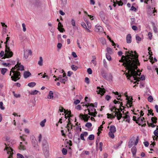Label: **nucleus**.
Listing matches in <instances>:
<instances>
[{"mask_svg": "<svg viewBox=\"0 0 158 158\" xmlns=\"http://www.w3.org/2000/svg\"><path fill=\"white\" fill-rule=\"evenodd\" d=\"M138 57V55L135 51L129 50L125 52V56L123 55L119 60V62L123 63V65L128 70V73H125L128 79L132 75H138L135 70L138 68L137 66L140 65Z\"/></svg>", "mask_w": 158, "mask_h": 158, "instance_id": "obj_1", "label": "nucleus"}, {"mask_svg": "<svg viewBox=\"0 0 158 158\" xmlns=\"http://www.w3.org/2000/svg\"><path fill=\"white\" fill-rule=\"evenodd\" d=\"M15 70V68H12L10 72V76H11V78L12 81H16L20 78L21 76L19 72Z\"/></svg>", "mask_w": 158, "mask_h": 158, "instance_id": "obj_2", "label": "nucleus"}, {"mask_svg": "<svg viewBox=\"0 0 158 158\" xmlns=\"http://www.w3.org/2000/svg\"><path fill=\"white\" fill-rule=\"evenodd\" d=\"M114 113H115L114 115H113V114L107 113V118H108L112 119L114 118L116 116L117 119L118 120H119L122 117V114L121 113L120 111H119V109L117 111L114 112Z\"/></svg>", "mask_w": 158, "mask_h": 158, "instance_id": "obj_3", "label": "nucleus"}, {"mask_svg": "<svg viewBox=\"0 0 158 158\" xmlns=\"http://www.w3.org/2000/svg\"><path fill=\"white\" fill-rule=\"evenodd\" d=\"M139 137L137 136L136 139H135V137H132L129 140L128 142V147L129 148H131L134 145H136L138 143Z\"/></svg>", "mask_w": 158, "mask_h": 158, "instance_id": "obj_4", "label": "nucleus"}, {"mask_svg": "<svg viewBox=\"0 0 158 158\" xmlns=\"http://www.w3.org/2000/svg\"><path fill=\"white\" fill-rule=\"evenodd\" d=\"M5 56L2 59L9 58L12 57L13 55V53L11 51L10 47H7V46L5 48Z\"/></svg>", "mask_w": 158, "mask_h": 158, "instance_id": "obj_5", "label": "nucleus"}, {"mask_svg": "<svg viewBox=\"0 0 158 158\" xmlns=\"http://www.w3.org/2000/svg\"><path fill=\"white\" fill-rule=\"evenodd\" d=\"M5 145H6V146L4 150H6L7 152V153L9 155L8 158H12V155L13 154V149L10 146H8L6 143H5Z\"/></svg>", "mask_w": 158, "mask_h": 158, "instance_id": "obj_6", "label": "nucleus"}, {"mask_svg": "<svg viewBox=\"0 0 158 158\" xmlns=\"http://www.w3.org/2000/svg\"><path fill=\"white\" fill-rule=\"evenodd\" d=\"M137 72L136 71V72L137 73L138 75L135 76L132 75L130 78L132 76H133V78H134V80H136L137 81H139V79L141 80H144L145 79V77L144 75H141L140 77H137V76H139L141 74V73H139V74H138V73L139 72V70H137ZM129 79L130 80V78H129Z\"/></svg>", "mask_w": 158, "mask_h": 158, "instance_id": "obj_7", "label": "nucleus"}, {"mask_svg": "<svg viewBox=\"0 0 158 158\" xmlns=\"http://www.w3.org/2000/svg\"><path fill=\"white\" fill-rule=\"evenodd\" d=\"M87 108L89 107V108L87 109L88 111L89 112H93L94 111L96 110V109L94 108L95 106L93 103H88V104H85V105Z\"/></svg>", "mask_w": 158, "mask_h": 158, "instance_id": "obj_8", "label": "nucleus"}, {"mask_svg": "<svg viewBox=\"0 0 158 158\" xmlns=\"http://www.w3.org/2000/svg\"><path fill=\"white\" fill-rule=\"evenodd\" d=\"M13 68H15V69H16L18 71V70L23 71L24 70V66L21 64V63H19L18 62Z\"/></svg>", "mask_w": 158, "mask_h": 158, "instance_id": "obj_9", "label": "nucleus"}, {"mask_svg": "<svg viewBox=\"0 0 158 158\" xmlns=\"http://www.w3.org/2000/svg\"><path fill=\"white\" fill-rule=\"evenodd\" d=\"M79 117L81 119L83 120L85 122H88L89 119L90 118V116H88L87 114H80Z\"/></svg>", "mask_w": 158, "mask_h": 158, "instance_id": "obj_10", "label": "nucleus"}, {"mask_svg": "<svg viewBox=\"0 0 158 158\" xmlns=\"http://www.w3.org/2000/svg\"><path fill=\"white\" fill-rule=\"evenodd\" d=\"M126 97H127L126 99L127 100V106L128 107L127 105H129V107H131L132 105V100H133L132 98L131 97L130 99V97H128L127 95L126 96Z\"/></svg>", "mask_w": 158, "mask_h": 158, "instance_id": "obj_11", "label": "nucleus"}, {"mask_svg": "<svg viewBox=\"0 0 158 158\" xmlns=\"http://www.w3.org/2000/svg\"><path fill=\"white\" fill-rule=\"evenodd\" d=\"M97 89H99L98 91H97V92L98 91L97 93L98 94H100L102 95H103L106 92L105 90L103 88H102L99 86H98L97 87Z\"/></svg>", "mask_w": 158, "mask_h": 158, "instance_id": "obj_12", "label": "nucleus"}, {"mask_svg": "<svg viewBox=\"0 0 158 158\" xmlns=\"http://www.w3.org/2000/svg\"><path fill=\"white\" fill-rule=\"evenodd\" d=\"M63 27V25L60 22H59L58 24V29L60 32H63L64 31V28H62Z\"/></svg>", "mask_w": 158, "mask_h": 158, "instance_id": "obj_13", "label": "nucleus"}, {"mask_svg": "<svg viewBox=\"0 0 158 158\" xmlns=\"http://www.w3.org/2000/svg\"><path fill=\"white\" fill-rule=\"evenodd\" d=\"M102 27L100 25H97L95 26V30L97 32H102Z\"/></svg>", "mask_w": 158, "mask_h": 158, "instance_id": "obj_14", "label": "nucleus"}, {"mask_svg": "<svg viewBox=\"0 0 158 158\" xmlns=\"http://www.w3.org/2000/svg\"><path fill=\"white\" fill-rule=\"evenodd\" d=\"M64 113L68 114L67 116H66V115H65V117L66 118H67V117H73V115H71V111H69L67 110H66L65 109H64Z\"/></svg>", "mask_w": 158, "mask_h": 158, "instance_id": "obj_15", "label": "nucleus"}, {"mask_svg": "<svg viewBox=\"0 0 158 158\" xmlns=\"http://www.w3.org/2000/svg\"><path fill=\"white\" fill-rule=\"evenodd\" d=\"M127 42L129 44L131 42V36L130 34H128L126 37Z\"/></svg>", "mask_w": 158, "mask_h": 158, "instance_id": "obj_16", "label": "nucleus"}, {"mask_svg": "<svg viewBox=\"0 0 158 158\" xmlns=\"http://www.w3.org/2000/svg\"><path fill=\"white\" fill-rule=\"evenodd\" d=\"M88 135V132H85L82 133H81L80 135V138L81 140H85L84 137H86Z\"/></svg>", "mask_w": 158, "mask_h": 158, "instance_id": "obj_17", "label": "nucleus"}, {"mask_svg": "<svg viewBox=\"0 0 158 158\" xmlns=\"http://www.w3.org/2000/svg\"><path fill=\"white\" fill-rule=\"evenodd\" d=\"M144 117H140V121L139 122V123H138L139 125H143L144 124L145 125V121H144Z\"/></svg>", "mask_w": 158, "mask_h": 158, "instance_id": "obj_18", "label": "nucleus"}, {"mask_svg": "<svg viewBox=\"0 0 158 158\" xmlns=\"http://www.w3.org/2000/svg\"><path fill=\"white\" fill-rule=\"evenodd\" d=\"M31 73L28 71L24 72L23 76L24 78H27L31 75Z\"/></svg>", "mask_w": 158, "mask_h": 158, "instance_id": "obj_19", "label": "nucleus"}, {"mask_svg": "<svg viewBox=\"0 0 158 158\" xmlns=\"http://www.w3.org/2000/svg\"><path fill=\"white\" fill-rule=\"evenodd\" d=\"M73 127H75V126H73V125H67L66 127V128H67L68 131L69 132V134H70L71 130L73 129Z\"/></svg>", "mask_w": 158, "mask_h": 158, "instance_id": "obj_20", "label": "nucleus"}, {"mask_svg": "<svg viewBox=\"0 0 158 158\" xmlns=\"http://www.w3.org/2000/svg\"><path fill=\"white\" fill-rule=\"evenodd\" d=\"M123 121H125V119H126V122L129 123L130 121V117L129 115L125 114L124 116L123 117Z\"/></svg>", "mask_w": 158, "mask_h": 158, "instance_id": "obj_21", "label": "nucleus"}, {"mask_svg": "<svg viewBox=\"0 0 158 158\" xmlns=\"http://www.w3.org/2000/svg\"><path fill=\"white\" fill-rule=\"evenodd\" d=\"M116 131V128L114 125H111L110 127V132L115 133Z\"/></svg>", "mask_w": 158, "mask_h": 158, "instance_id": "obj_22", "label": "nucleus"}, {"mask_svg": "<svg viewBox=\"0 0 158 158\" xmlns=\"http://www.w3.org/2000/svg\"><path fill=\"white\" fill-rule=\"evenodd\" d=\"M137 149L136 147L135 146L132 147L131 149V152L132 153L133 156L135 155Z\"/></svg>", "mask_w": 158, "mask_h": 158, "instance_id": "obj_23", "label": "nucleus"}, {"mask_svg": "<svg viewBox=\"0 0 158 158\" xmlns=\"http://www.w3.org/2000/svg\"><path fill=\"white\" fill-rule=\"evenodd\" d=\"M19 148L20 150H25L26 148L25 146L23 144L22 142H20Z\"/></svg>", "mask_w": 158, "mask_h": 158, "instance_id": "obj_24", "label": "nucleus"}, {"mask_svg": "<svg viewBox=\"0 0 158 158\" xmlns=\"http://www.w3.org/2000/svg\"><path fill=\"white\" fill-rule=\"evenodd\" d=\"M133 120L135 121L136 123H139V122L140 121V117H138L137 119H136V117L135 116H133Z\"/></svg>", "mask_w": 158, "mask_h": 158, "instance_id": "obj_25", "label": "nucleus"}, {"mask_svg": "<svg viewBox=\"0 0 158 158\" xmlns=\"http://www.w3.org/2000/svg\"><path fill=\"white\" fill-rule=\"evenodd\" d=\"M117 3H115L114 2V4H113V6L114 7H115L117 4H118V6H122L123 4V3L121 1H116Z\"/></svg>", "mask_w": 158, "mask_h": 158, "instance_id": "obj_26", "label": "nucleus"}, {"mask_svg": "<svg viewBox=\"0 0 158 158\" xmlns=\"http://www.w3.org/2000/svg\"><path fill=\"white\" fill-rule=\"evenodd\" d=\"M53 97V93L52 91H50L49 92V94L48 97V98L50 99L52 98Z\"/></svg>", "mask_w": 158, "mask_h": 158, "instance_id": "obj_27", "label": "nucleus"}, {"mask_svg": "<svg viewBox=\"0 0 158 158\" xmlns=\"http://www.w3.org/2000/svg\"><path fill=\"white\" fill-rule=\"evenodd\" d=\"M97 114V112L96 111V110H95V111H94V112H89V113H88V114H89L91 116H93L94 117H95L96 116V114Z\"/></svg>", "mask_w": 158, "mask_h": 158, "instance_id": "obj_28", "label": "nucleus"}, {"mask_svg": "<svg viewBox=\"0 0 158 158\" xmlns=\"http://www.w3.org/2000/svg\"><path fill=\"white\" fill-rule=\"evenodd\" d=\"M43 60L42 57L41 56H40V60L38 62V64L39 65L42 66L43 65Z\"/></svg>", "mask_w": 158, "mask_h": 158, "instance_id": "obj_29", "label": "nucleus"}, {"mask_svg": "<svg viewBox=\"0 0 158 158\" xmlns=\"http://www.w3.org/2000/svg\"><path fill=\"white\" fill-rule=\"evenodd\" d=\"M8 69L5 68H3L1 69V73L4 75L6 73Z\"/></svg>", "mask_w": 158, "mask_h": 158, "instance_id": "obj_30", "label": "nucleus"}, {"mask_svg": "<svg viewBox=\"0 0 158 158\" xmlns=\"http://www.w3.org/2000/svg\"><path fill=\"white\" fill-rule=\"evenodd\" d=\"M152 121L153 123H157V118L156 117H152L151 118Z\"/></svg>", "mask_w": 158, "mask_h": 158, "instance_id": "obj_31", "label": "nucleus"}, {"mask_svg": "<svg viewBox=\"0 0 158 158\" xmlns=\"http://www.w3.org/2000/svg\"><path fill=\"white\" fill-rule=\"evenodd\" d=\"M119 109L116 108L115 106H112V107L110 108V110L112 112H115L118 110Z\"/></svg>", "mask_w": 158, "mask_h": 158, "instance_id": "obj_32", "label": "nucleus"}, {"mask_svg": "<svg viewBox=\"0 0 158 158\" xmlns=\"http://www.w3.org/2000/svg\"><path fill=\"white\" fill-rule=\"evenodd\" d=\"M36 85V83L35 82H31L28 84V85L30 87H33Z\"/></svg>", "mask_w": 158, "mask_h": 158, "instance_id": "obj_33", "label": "nucleus"}, {"mask_svg": "<svg viewBox=\"0 0 158 158\" xmlns=\"http://www.w3.org/2000/svg\"><path fill=\"white\" fill-rule=\"evenodd\" d=\"M46 122V119H44L40 123V126L42 127H44L45 126V123Z\"/></svg>", "mask_w": 158, "mask_h": 158, "instance_id": "obj_34", "label": "nucleus"}, {"mask_svg": "<svg viewBox=\"0 0 158 158\" xmlns=\"http://www.w3.org/2000/svg\"><path fill=\"white\" fill-rule=\"evenodd\" d=\"M37 142L36 140L35 139H33L32 141V145L34 147H35L36 146V145L37 144Z\"/></svg>", "mask_w": 158, "mask_h": 158, "instance_id": "obj_35", "label": "nucleus"}, {"mask_svg": "<svg viewBox=\"0 0 158 158\" xmlns=\"http://www.w3.org/2000/svg\"><path fill=\"white\" fill-rule=\"evenodd\" d=\"M114 132H109L108 133L109 135L112 139H113L114 137Z\"/></svg>", "mask_w": 158, "mask_h": 158, "instance_id": "obj_36", "label": "nucleus"}, {"mask_svg": "<svg viewBox=\"0 0 158 158\" xmlns=\"http://www.w3.org/2000/svg\"><path fill=\"white\" fill-rule=\"evenodd\" d=\"M85 126L88 128H90L92 126V124L90 123H86Z\"/></svg>", "mask_w": 158, "mask_h": 158, "instance_id": "obj_37", "label": "nucleus"}, {"mask_svg": "<svg viewBox=\"0 0 158 158\" xmlns=\"http://www.w3.org/2000/svg\"><path fill=\"white\" fill-rule=\"evenodd\" d=\"M67 77H66L65 78H62V79H60V81L62 83L65 84V82L67 81Z\"/></svg>", "mask_w": 158, "mask_h": 158, "instance_id": "obj_38", "label": "nucleus"}, {"mask_svg": "<svg viewBox=\"0 0 158 158\" xmlns=\"http://www.w3.org/2000/svg\"><path fill=\"white\" fill-rule=\"evenodd\" d=\"M103 146V144L102 142H100L99 143V150L100 151H102V147Z\"/></svg>", "mask_w": 158, "mask_h": 158, "instance_id": "obj_39", "label": "nucleus"}, {"mask_svg": "<svg viewBox=\"0 0 158 158\" xmlns=\"http://www.w3.org/2000/svg\"><path fill=\"white\" fill-rule=\"evenodd\" d=\"M107 51L108 52V53H112V49L108 47L106 48Z\"/></svg>", "mask_w": 158, "mask_h": 158, "instance_id": "obj_40", "label": "nucleus"}, {"mask_svg": "<svg viewBox=\"0 0 158 158\" xmlns=\"http://www.w3.org/2000/svg\"><path fill=\"white\" fill-rule=\"evenodd\" d=\"M94 138V135H89L88 137V139L90 140H93Z\"/></svg>", "mask_w": 158, "mask_h": 158, "instance_id": "obj_41", "label": "nucleus"}, {"mask_svg": "<svg viewBox=\"0 0 158 158\" xmlns=\"http://www.w3.org/2000/svg\"><path fill=\"white\" fill-rule=\"evenodd\" d=\"M106 57L107 59L109 60H110L111 58L110 56L109 55V53L106 54Z\"/></svg>", "mask_w": 158, "mask_h": 158, "instance_id": "obj_42", "label": "nucleus"}, {"mask_svg": "<svg viewBox=\"0 0 158 158\" xmlns=\"http://www.w3.org/2000/svg\"><path fill=\"white\" fill-rule=\"evenodd\" d=\"M62 151L63 154L64 155L66 154L67 152V149L65 148H63Z\"/></svg>", "mask_w": 158, "mask_h": 158, "instance_id": "obj_43", "label": "nucleus"}, {"mask_svg": "<svg viewBox=\"0 0 158 158\" xmlns=\"http://www.w3.org/2000/svg\"><path fill=\"white\" fill-rule=\"evenodd\" d=\"M71 23L73 27H75V20L73 19H71Z\"/></svg>", "mask_w": 158, "mask_h": 158, "instance_id": "obj_44", "label": "nucleus"}, {"mask_svg": "<svg viewBox=\"0 0 158 158\" xmlns=\"http://www.w3.org/2000/svg\"><path fill=\"white\" fill-rule=\"evenodd\" d=\"M17 158H25L20 153H18L17 154Z\"/></svg>", "mask_w": 158, "mask_h": 158, "instance_id": "obj_45", "label": "nucleus"}, {"mask_svg": "<svg viewBox=\"0 0 158 158\" xmlns=\"http://www.w3.org/2000/svg\"><path fill=\"white\" fill-rule=\"evenodd\" d=\"M35 4L37 6H40L42 4V2L41 1H39L36 2Z\"/></svg>", "mask_w": 158, "mask_h": 158, "instance_id": "obj_46", "label": "nucleus"}, {"mask_svg": "<svg viewBox=\"0 0 158 158\" xmlns=\"http://www.w3.org/2000/svg\"><path fill=\"white\" fill-rule=\"evenodd\" d=\"M71 68L73 70L75 71L77 69V66H75L73 65H72L71 66Z\"/></svg>", "mask_w": 158, "mask_h": 158, "instance_id": "obj_47", "label": "nucleus"}, {"mask_svg": "<svg viewBox=\"0 0 158 158\" xmlns=\"http://www.w3.org/2000/svg\"><path fill=\"white\" fill-rule=\"evenodd\" d=\"M38 92V91L37 90H35L34 91H33L31 92V95H35L37 94V93Z\"/></svg>", "mask_w": 158, "mask_h": 158, "instance_id": "obj_48", "label": "nucleus"}, {"mask_svg": "<svg viewBox=\"0 0 158 158\" xmlns=\"http://www.w3.org/2000/svg\"><path fill=\"white\" fill-rule=\"evenodd\" d=\"M3 103L2 102H0V108L2 110L5 109V107L3 106Z\"/></svg>", "mask_w": 158, "mask_h": 158, "instance_id": "obj_49", "label": "nucleus"}, {"mask_svg": "<svg viewBox=\"0 0 158 158\" xmlns=\"http://www.w3.org/2000/svg\"><path fill=\"white\" fill-rule=\"evenodd\" d=\"M68 118H69L68 119V123L67 124V125H73V124H72V123L71 122V119L70 118V117H68Z\"/></svg>", "mask_w": 158, "mask_h": 158, "instance_id": "obj_50", "label": "nucleus"}, {"mask_svg": "<svg viewBox=\"0 0 158 158\" xmlns=\"http://www.w3.org/2000/svg\"><path fill=\"white\" fill-rule=\"evenodd\" d=\"M13 94L14 96L16 98H19L20 97V95L19 94H16L14 91L13 92Z\"/></svg>", "mask_w": 158, "mask_h": 158, "instance_id": "obj_51", "label": "nucleus"}, {"mask_svg": "<svg viewBox=\"0 0 158 158\" xmlns=\"http://www.w3.org/2000/svg\"><path fill=\"white\" fill-rule=\"evenodd\" d=\"M0 56L1 57H4L5 56V53L3 51H1L0 53Z\"/></svg>", "mask_w": 158, "mask_h": 158, "instance_id": "obj_52", "label": "nucleus"}, {"mask_svg": "<svg viewBox=\"0 0 158 158\" xmlns=\"http://www.w3.org/2000/svg\"><path fill=\"white\" fill-rule=\"evenodd\" d=\"M148 102H152L153 101V98L152 96H150L148 97Z\"/></svg>", "mask_w": 158, "mask_h": 158, "instance_id": "obj_53", "label": "nucleus"}, {"mask_svg": "<svg viewBox=\"0 0 158 158\" xmlns=\"http://www.w3.org/2000/svg\"><path fill=\"white\" fill-rule=\"evenodd\" d=\"M22 26L23 28V30L24 32H25L26 31V25L25 23H23L22 24Z\"/></svg>", "mask_w": 158, "mask_h": 158, "instance_id": "obj_54", "label": "nucleus"}, {"mask_svg": "<svg viewBox=\"0 0 158 158\" xmlns=\"http://www.w3.org/2000/svg\"><path fill=\"white\" fill-rule=\"evenodd\" d=\"M87 72H88V73L89 74H91L92 73V72L91 69L89 68H88L87 70Z\"/></svg>", "mask_w": 158, "mask_h": 158, "instance_id": "obj_55", "label": "nucleus"}, {"mask_svg": "<svg viewBox=\"0 0 158 158\" xmlns=\"http://www.w3.org/2000/svg\"><path fill=\"white\" fill-rule=\"evenodd\" d=\"M148 36L149 39L150 40H151L152 39V34L151 32H149L148 33Z\"/></svg>", "mask_w": 158, "mask_h": 158, "instance_id": "obj_56", "label": "nucleus"}, {"mask_svg": "<svg viewBox=\"0 0 158 158\" xmlns=\"http://www.w3.org/2000/svg\"><path fill=\"white\" fill-rule=\"evenodd\" d=\"M81 25L85 29L87 27L85 24L84 22L81 23Z\"/></svg>", "mask_w": 158, "mask_h": 158, "instance_id": "obj_57", "label": "nucleus"}, {"mask_svg": "<svg viewBox=\"0 0 158 158\" xmlns=\"http://www.w3.org/2000/svg\"><path fill=\"white\" fill-rule=\"evenodd\" d=\"M148 124L149 125V126H151L152 127H156V125L154 124L153 123H150L149 124L148 123Z\"/></svg>", "mask_w": 158, "mask_h": 158, "instance_id": "obj_58", "label": "nucleus"}, {"mask_svg": "<svg viewBox=\"0 0 158 158\" xmlns=\"http://www.w3.org/2000/svg\"><path fill=\"white\" fill-rule=\"evenodd\" d=\"M154 134L155 136L158 137V131L157 130H155L154 132Z\"/></svg>", "mask_w": 158, "mask_h": 158, "instance_id": "obj_59", "label": "nucleus"}, {"mask_svg": "<svg viewBox=\"0 0 158 158\" xmlns=\"http://www.w3.org/2000/svg\"><path fill=\"white\" fill-rule=\"evenodd\" d=\"M62 45L60 43H58L57 45V48L59 49H60L62 47Z\"/></svg>", "mask_w": 158, "mask_h": 158, "instance_id": "obj_60", "label": "nucleus"}, {"mask_svg": "<svg viewBox=\"0 0 158 158\" xmlns=\"http://www.w3.org/2000/svg\"><path fill=\"white\" fill-rule=\"evenodd\" d=\"M85 82L86 83H87V84H89V79L88 77H85Z\"/></svg>", "mask_w": 158, "mask_h": 158, "instance_id": "obj_61", "label": "nucleus"}, {"mask_svg": "<svg viewBox=\"0 0 158 158\" xmlns=\"http://www.w3.org/2000/svg\"><path fill=\"white\" fill-rule=\"evenodd\" d=\"M38 138H39L38 141H39V142H40L41 141V139L42 138V135H41V134H39V136H38Z\"/></svg>", "mask_w": 158, "mask_h": 158, "instance_id": "obj_62", "label": "nucleus"}, {"mask_svg": "<svg viewBox=\"0 0 158 158\" xmlns=\"http://www.w3.org/2000/svg\"><path fill=\"white\" fill-rule=\"evenodd\" d=\"M106 99L107 101L109 100L111 98V97L108 95H107L106 97Z\"/></svg>", "mask_w": 158, "mask_h": 158, "instance_id": "obj_63", "label": "nucleus"}, {"mask_svg": "<svg viewBox=\"0 0 158 158\" xmlns=\"http://www.w3.org/2000/svg\"><path fill=\"white\" fill-rule=\"evenodd\" d=\"M131 10L132 11H136V9L134 6H132L131 7Z\"/></svg>", "mask_w": 158, "mask_h": 158, "instance_id": "obj_64", "label": "nucleus"}]
</instances>
